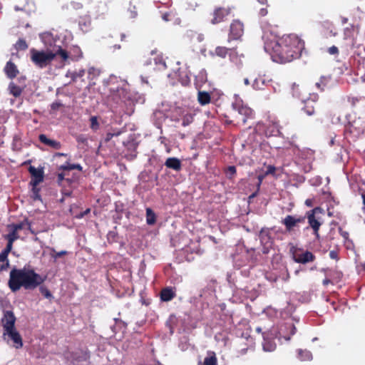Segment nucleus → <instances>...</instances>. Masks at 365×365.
<instances>
[{"mask_svg":"<svg viewBox=\"0 0 365 365\" xmlns=\"http://www.w3.org/2000/svg\"><path fill=\"white\" fill-rule=\"evenodd\" d=\"M38 139L41 143H43L52 148L58 150L61 148V144L59 141L49 139L44 134L39 135Z\"/></svg>","mask_w":365,"mask_h":365,"instance_id":"nucleus-17","label":"nucleus"},{"mask_svg":"<svg viewBox=\"0 0 365 365\" xmlns=\"http://www.w3.org/2000/svg\"><path fill=\"white\" fill-rule=\"evenodd\" d=\"M268 11H267V8H262L259 9V14L261 16H264L267 14Z\"/></svg>","mask_w":365,"mask_h":365,"instance_id":"nucleus-60","label":"nucleus"},{"mask_svg":"<svg viewBox=\"0 0 365 365\" xmlns=\"http://www.w3.org/2000/svg\"><path fill=\"white\" fill-rule=\"evenodd\" d=\"M323 212L322 209L319 207H314V209L307 212L306 218L308 220L309 226L312 228L314 234L319 237V230L322 225V222L319 221V217H317V214H322Z\"/></svg>","mask_w":365,"mask_h":365,"instance_id":"nucleus-4","label":"nucleus"},{"mask_svg":"<svg viewBox=\"0 0 365 365\" xmlns=\"http://www.w3.org/2000/svg\"><path fill=\"white\" fill-rule=\"evenodd\" d=\"M176 294L172 287H165L160 292V299L163 302H169L175 298Z\"/></svg>","mask_w":365,"mask_h":365,"instance_id":"nucleus-19","label":"nucleus"},{"mask_svg":"<svg viewBox=\"0 0 365 365\" xmlns=\"http://www.w3.org/2000/svg\"><path fill=\"white\" fill-rule=\"evenodd\" d=\"M61 107H63V104L61 103H60V102H58V101L53 102L51 105V109L53 111L57 110H58Z\"/></svg>","mask_w":365,"mask_h":365,"instance_id":"nucleus-49","label":"nucleus"},{"mask_svg":"<svg viewBox=\"0 0 365 365\" xmlns=\"http://www.w3.org/2000/svg\"><path fill=\"white\" fill-rule=\"evenodd\" d=\"M122 133L121 131L120 130H118L116 132H113V133H111V132H108L106 133V135L105 137V141L106 142H108L110 141L114 136H118L120 135V134Z\"/></svg>","mask_w":365,"mask_h":365,"instance_id":"nucleus-47","label":"nucleus"},{"mask_svg":"<svg viewBox=\"0 0 365 365\" xmlns=\"http://www.w3.org/2000/svg\"><path fill=\"white\" fill-rule=\"evenodd\" d=\"M53 53L56 54V56H59L63 62H66L70 59L69 51L62 48L61 46H58V49L53 52Z\"/></svg>","mask_w":365,"mask_h":365,"instance_id":"nucleus-27","label":"nucleus"},{"mask_svg":"<svg viewBox=\"0 0 365 365\" xmlns=\"http://www.w3.org/2000/svg\"><path fill=\"white\" fill-rule=\"evenodd\" d=\"M339 233L342 236V237L345 240H347L349 237V233L346 231L342 230V229H339Z\"/></svg>","mask_w":365,"mask_h":365,"instance_id":"nucleus-58","label":"nucleus"},{"mask_svg":"<svg viewBox=\"0 0 365 365\" xmlns=\"http://www.w3.org/2000/svg\"><path fill=\"white\" fill-rule=\"evenodd\" d=\"M165 165L168 168L173 169L175 171L180 170L182 167L180 160L175 157L167 158V160L165 162Z\"/></svg>","mask_w":365,"mask_h":365,"instance_id":"nucleus-20","label":"nucleus"},{"mask_svg":"<svg viewBox=\"0 0 365 365\" xmlns=\"http://www.w3.org/2000/svg\"><path fill=\"white\" fill-rule=\"evenodd\" d=\"M4 71L9 79H14L19 73L16 65L11 61H9L4 68Z\"/></svg>","mask_w":365,"mask_h":365,"instance_id":"nucleus-13","label":"nucleus"},{"mask_svg":"<svg viewBox=\"0 0 365 365\" xmlns=\"http://www.w3.org/2000/svg\"><path fill=\"white\" fill-rule=\"evenodd\" d=\"M71 165L72 164H70L68 163H66V165H61L58 168L59 170H62V171H68V170H73V168H71Z\"/></svg>","mask_w":365,"mask_h":365,"instance_id":"nucleus-50","label":"nucleus"},{"mask_svg":"<svg viewBox=\"0 0 365 365\" xmlns=\"http://www.w3.org/2000/svg\"><path fill=\"white\" fill-rule=\"evenodd\" d=\"M88 75H93V76H98L100 72L98 70L94 68H91L88 69Z\"/></svg>","mask_w":365,"mask_h":365,"instance_id":"nucleus-55","label":"nucleus"},{"mask_svg":"<svg viewBox=\"0 0 365 365\" xmlns=\"http://www.w3.org/2000/svg\"><path fill=\"white\" fill-rule=\"evenodd\" d=\"M237 349L238 356H243L247 353L248 351H253L254 347L252 345H247L245 343H240Z\"/></svg>","mask_w":365,"mask_h":365,"instance_id":"nucleus-28","label":"nucleus"},{"mask_svg":"<svg viewBox=\"0 0 365 365\" xmlns=\"http://www.w3.org/2000/svg\"><path fill=\"white\" fill-rule=\"evenodd\" d=\"M252 86L255 89H259V81L258 79H255L253 82V84H252Z\"/></svg>","mask_w":365,"mask_h":365,"instance_id":"nucleus-63","label":"nucleus"},{"mask_svg":"<svg viewBox=\"0 0 365 365\" xmlns=\"http://www.w3.org/2000/svg\"><path fill=\"white\" fill-rule=\"evenodd\" d=\"M329 257L332 259H335V260L339 259L338 252L335 250H331L329 252Z\"/></svg>","mask_w":365,"mask_h":365,"instance_id":"nucleus-53","label":"nucleus"},{"mask_svg":"<svg viewBox=\"0 0 365 365\" xmlns=\"http://www.w3.org/2000/svg\"><path fill=\"white\" fill-rule=\"evenodd\" d=\"M129 11H130V16L131 18L136 17V16H137V11L135 10V6H133V9H129Z\"/></svg>","mask_w":365,"mask_h":365,"instance_id":"nucleus-59","label":"nucleus"},{"mask_svg":"<svg viewBox=\"0 0 365 365\" xmlns=\"http://www.w3.org/2000/svg\"><path fill=\"white\" fill-rule=\"evenodd\" d=\"M316 99L308 98L303 101L304 107L302 110L307 115H312L315 113Z\"/></svg>","mask_w":365,"mask_h":365,"instance_id":"nucleus-16","label":"nucleus"},{"mask_svg":"<svg viewBox=\"0 0 365 365\" xmlns=\"http://www.w3.org/2000/svg\"><path fill=\"white\" fill-rule=\"evenodd\" d=\"M32 186V198L34 200H41V195L39 194L40 189L37 187V185H31Z\"/></svg>","mask_w":365,"mask_h":365,"instance_id":"nucleus-45","label":"nucleus"},{"mask_svg":"<svg viewBox=\"0 0 365 365\" xmlns=\"http://www.w3.org/2000/svg\"><path fill=\"white\" fill-rule=\"evenodd\" d=\"M26 224H28V220H24L23 222L18 224H11L8 225L9 228H14L16 231H19L26 227Z\"/></svg>","mask_w":365,"mask_h":365,"instance_id":"nucleus-37","label":"nucleus"},{"mask_svg":"<svg viewBox=\"0 0 365 365\" xmlns=\"http://www.w3.org/2000/svg\"><path fill=\"white\" fill-rule=\"evenodd\" d=\"M267 137L281 135L280 126L277 122H269L264 130Z\"/></svg>","mask_w":365,"mask_h":365,"instance_id":"nucleus-14","label":"nucleus"},{"mask_svg":"<svg viewBox=\"0 0 365 365\" xmlns=\"http://www.w3.org/2000/svg\"><path fill=\"white\" fill-rule=\"evenodd\" d=\"M25 85H16L14 82H11L9 84V91L10 94L14 96L15 98L19 97L23 91L24 90Z\"/></svg>","mask_w":365,"mask_h":365,"instance_id":"nucleus-22","label":"nucleus"},{"mask_svg":"<svg viewBox=\"0 0 365 365\" xmlns=\"http://www.w3.org/2000/svg\"><path fill=\"white\" fill-rule=\"evenodd\" d=\"M14 242L8 241L6 248L1 252V255L4 257V258L7 259L8 255L12 249Z\"/></svg>","mask_w":365,"mask_h":365,"instance_id":"nucleus-43","label":"nucleus"},{"mask_svg":"<svg viewBox=\"0 0 365 365\" xmlns=\"http://www.w3.org/2000/svg\"><path fill=\"white\" fill-rule=\"evenodd\" d=\"M61 193L64 197H70L72 194V190L70 189L63 188L61 190Z\"/></svg>","mask_w":365,"mask_h":365,"instance_id":"nucleus-52","label":"nucleus"},{"mask_svg":"<svg viewBox=\"0 0 365 365\" xmlns=\"http://www.w3.org/2000/svg\"><path fill=\"white\" fill-rule=\"evenodd\" d=\"M16 317L12 311L6 310L4 312V316L1 319V324L4 327V332L15 328Z\"/></svg>","mask_w":365,"mask_h":365,"instance_id":"nucleus-9","label":"nucleus"},{"mask_svg":"<svg viewBox=\"0 0 365 365\" xmlns=\"http://www.w3.org/2000/svg\"><path fill=\"white\" fill-rule=\"evenodd\" d=\"M66 175V173L64 171H63V172H61V173L58 174L57 180H58V182L59 184H61L63 180H66L69 184L72 182V180H71L70 179H68V178L66 179L65 178Z\"/></svg>","mask_w":365,"mask_h":365,"instance_id":"nucleus-46","label":"nucleus"},{"mask_svg":"<svg viewBox=\"0 0 365 365\" xmlns=\"http://www.w3.org/2000/svg\"><path fill=\"white\" fill-rule=\"evenodd\" d=\"M230 7H218L213 12V18L211 19L212 24H219L225 20V19L230 14Z\"/></svg>","mask_w":365,"mask_h":365,"instance_id":"nucleus-10","label":"nucleus"},{"mask_svg":"<svg viewBox=\"0 0 365 365\" xmlns=\"http://www.w3.org/2000/svg\"><path fill=\"white\" fill-rule=\"evenodd\" d=\"M187 36L193 42H202L205 39L204 34L198 33L194 30H188L186 33Z\"/></svg>","mask_w":365,"mask_h":365,"instance_id":"nucleus-23","label":"nucleus"},{"mask_svg":"<svg viewBox=\"0 0 365 365\" xmlns=\"http://www.w3.org/2000/svg\"><path fill=\"white\" fill-rule=\"evenodd\" d=\"M56 57V54L51 51H38L36 48L30 50V58L31 62L37 67L43 68L51 63Z\"/></svg>","mask_w":365,"mask_h":365,"instance_id":"nucleus-3","label":"nucleus"},{"mask_svg":"<svg viewBox=\"0 0 365 365\" xmlns=\"http://www.w3.org/2000/svg\"><path fill=\"white\" fill-rule=\"evenodd\" d=\"M91 212L90 208L86 209L84 212H81L80 214L76 216V218L81 219L83 217L86 215L88 214Z\"/></svg>","mask_w":365,"mask_h":365,"instance_id":"nucleus-56","label":"nucleus"},{"mask_svg":"<svg viewBox=\"0 0 365 365\" xmlns=\"http://www.w3.org/2000/svg\"><path fill=\"white\" fill-rule=\"evenodd\" d=\"M287 328L290 330V335H294L296 333L297 329L294 324H290L287 325Z\"/></svg>","mask_w":365,"mask_h":365,"instance_id":"nucleus-54","label":"nucleus"},{"mask_svg":"<svg viewBox=\"0 0 365 365\" xmlns=\"http://www.w3.org/2000/svg\"><path fill=\"white\" fill-rule=\"evenodd\" d=\"M304 41L295 34L284 35L274 40H265L264 49L277 63L291 62L299 58L304 50Z\"/></svg>","mask_w":365,"mask_h":365,"instance_id":"nucleus-1","label":"nucleus"},{"mask_svg":"<svg viewBox=\"0 0 365 365\" xmlns=\"http://www.w3.org/2000/svg\"><path fill=\"white\" fill-rule=\"evenodd\" d=\"M298 356L302 361H309L312 359V355L309 351L307 350H298Z\"/></svg>","mask_w":365,"mask_h":365,"instance_id":"nucleus-32","label":"nucleus"},{"mask_svg":"<svg viewBox=\"0 0 365 365\" xmlns=\"http://www.w3.org/2000/svg\"><path fill=\"white\" fill-rule=\"evenodd\" d=\"M46 279L36 273L34 269L30 268H13L9 273L8 285L13 292L19 291L21 288L26 290H34L41 285Z\"/></svg>","mask_w":365,"mask_h":365,"instance_id":"nucleus-2","label":"nucleus"},{"mask_svg":"<svg viewBox=\"0 0 365 365\" xmlns=\"http://www.w3.org/2000/svg\"><path fill=\"white\" fill-rule=\"evenodd\" d=\"M76 140L78 143H86L87 142V139L86 138H85L83 135H78L76 138Z\"/></svg>","mask_w":365,"mask_h":365,"instance_id":"nucleus-57","label":"nucleus"},{"mask_svg":"<svg viewBox=\"0 0 365 365\" xmlns=\"http://www.w3.org/2000/svg\"><path fill=\"white\" fill-rule=\"evenodd\" d=\"M9 266L8 259L4 258L1 254H0V272L6 269Z\"/></svg>","mask_w":365,"mask_h":365,"instance_id":"nucleus-44","label":"nucleus"},{"mask_svg":"<svg viewBox=\"0 0 365 365\" xmlns=\"http://www.w3.org/2000/svg\"><path fill=\"white\" fill-rule=\"evenodd\" d=\"M71 168H73V170H78L79 171H81L83 169L82 166L80 164H72Z\"/></svg>","mask_w":365,"mask_h":365,"instance_id":"nucleus-61","label":"nucleus"},{"mask_svg":"<svg viewBox=\"0 0 365 365\" xmlns=\"http://www.w3.org/2000/svg\"><path fill=\"white\" fill-rule=\"evenodd\" d=\"M91 24V19L88 16L80 17L78 25L83 31H87Z\"/></svg>","mask_w":365,"mask_h":365,"instance_id":"nucleus-26","label":"nucleus"},{"mask_svg":"<svg viewBox=\"0 0 365 365\" xmlns=\"http://www.w3.org/2000/svg\"><path fill=\"white\" fill-rule=\"evenodd\" d=\"M29 172L31 175V185H38L43 180V171L41 169H36L34 166L31 165L29 168Z\"/></svg>","mask_w":365,"mask_h":365,"instance_id":"nucleus-11","label":"nucleus"},{"mask_svg":"<svg viewBox=\"0 0 365 365\" xmlns=\"http://www.w3.org/2000/svg\"><path fill=\"white\" fill-rule=\"evenodd\" d=\"M197 101L201 106H205L210 103L211 96L208 92L199 91Z\"/></svg>","mask_w":365,"mask_h":365,"instance_id":"nucleus-24","label":"nucleus"},{"mask_svg":"<svg viewBox=\"0 0 365 365\" xmlns=\"http://www.w3.org/2000/svg\"><path fill=\"white\" fill-rule=\"evenodd\" d=\"M70 53V59L72 61H78L82 57V51L79 46H73L68 51Z\"/></svg>","mask_w":365,"mask_h":365,"instance_id":"nucleus-25","label":"nucleus"},{"mask_svg":"<svg viewBox=\"0 0 365 365\" xmlns=\"http://www.w3.org/2000/svg\"><path fill=\"white\" fill-rule=\"evenodd\" d=\"M156 222V215L150 207L146 209V222L149 225H153Z\"/></svg>","mask_w":365,"mask_h":365,"instance_id":"nucleus-29","label":"nucleus"},{"mask_svg":"<svg viewBox=\"0 0 365 365\" xmlns=\"http://www.w3.org/2000/svg\"><path fill=\"white\" fill-rule=\"evenodd\" d=\"M90 127L93 130H97L99 128V123L96 116H91L90 118Z\"/></svg>","mask_w":365,"mask_h":365,"instance_id":"nucleus-41","label":"nucleus"},{"mask_svg":"<svg viewBox=\"0 0 365 365\" xmlns=\"http://www.w3.org/2000/svg\"><path fill=\"white\" fill-rule=\"evenodd\" d=\"M178 81L182 86H187L190 83V78L186 71H179Z\"/></svg>","mask_w":365,"mask_h":365,"instance_id":"nucleus-30","label":"nucleus"},{"mask_svg":"<svg viewBox=\"0 0 365 365\" xmlns=\"http://www.w3.org/2000/svg\"><path fill=\"white\" fill-rule=\"evenodd\" d=\"M254 118L253 110L247 106H238L235 120L237 124L246 125L248 120Z\"/></svg>","mask_w":365,"mask_h":365,"instance_id":"nucleus-5","label":"nucleus"},{"mask_svg":"<svg viewBox=\"0 0 365 365\" xmlns=\"http://www.w3.org/2000/svg\"><path fill=\"white\" fill-rule=\"evenodd\" d=\"M29 1V0H16V4L14 5V9L16 11H25Z\"/></svg>","mask_w":365,"mask_h":365,"instance_id":"nucleus-35","label":"nucleus"},{"mask_svg":"<svg viewBox=\"0 0 365 365\" xmlns=\"http://www.w3.org/2000/svg\"><path fill=\"white\" fill-rule=\"evenodd\" d=\"M236 173H237V170H236L235 166H234V165L229 166L226 170L227 177V178H229L230 180L235 177Z\"/></svg>","mask_w":365,"mask_h":365,"instance_id":"nucleus-40","label":"nucleus"},{"mask_svg":"<svg viewBox=\"0 0 365 365\" xmlns=\"http://www.w3.org/2000/svg\"><path fill=\"white\" fill-rule=\"evenodd\" d=\"M230 50V48H227L224 46H217L215 50V53L217 56L220 58H225L228 53V51Z\"/></svg>","mask_w":365,"mask_h":365,"instance_id":"nucleus-33","label":"nucleus"},{"mask_svg":"<svg viewBox=\"0 0 365 365\" xmlns=\"http://www.w3.org/2000/svg\"><path fill=\"white\" fill-rule=\"evenodd\" d=\"M305 205L307 207H312L313 206V201L312 199H307L305 201Z\"/></svg>","mask_w":365,"mask_h":365,"instance_id":"nucleus-64","label":"nucleus"},{"mask_svg":"<svg viewBox=\"0 0 365 365\" xmlns=\"http://www.w3.org/2000/svg\"><path fill=\"white\" fill-rule=\"evenodd\" d=\"M292 94L294 96H296L297 98H301V93L299 91V86L298 84H296L295 83L292 84Z\"/></svg>","mask_w":365,"mask_h":365,"instance_id":"nucleus-48","label":"nucleus"},{"mask_svg":"<svg viewBox=\"0 0 365 365\" xmlns=\"http://www.w3.org/2000/svg\"><path fill=\"white\" fill-rule=\"evenodd\" d=\"M5 335H8L9 336L14 344V346L16 349H19L23 346L22 338L20 334L16 331V328L4 332V336Z\"/></svg>","mask_w":365,"mask_h":365,"instance_id":"nucleus-12","label":"nucleus"},{"mask_svg":"<svg viewBox=\"0 0 365 365\" xmlns=\"http://www.w3.org/2000/svg\"><path fill=\"white\" fill-rule=\"evenodd\" d=\"M68 254V252L67 251H65V250H62V251H60V252H56L54 249H52L51 250V257L54 259H56L62 256H64Z\"/></svg>","mask_w":365,"mask_h":365,"instance_id":"nucleus-42","label":"nucleus"},{"mask_svg":"<svg viewBox=\"0 0 365 365\" xmlns=\"http://www.w3.org/2000/svg\"><path fill=\"white\" fill-rule=\"evenodd\" d=\"M11 232L6 236V238L8 241L14 242L17 239H19V236L18 235V232L16 231L14 228H9Z\"/></svg>","mask_w":365,"mask_h":365,"instance_id":"nucleus-38","label":"nucleus"},{"mask_svg":"<svg viewBox=\"0 0 365 365\" xmlns=\"http://www.w3.org/2000/svg\"><path fill=\"white\" fill-rule=\"evenodd\" d=\"M182 115V125L185 127L189 125L193 122L195 113L187 109H181Z\"/></svg>","mask_w":365,"mask_h":365,"instance_id":"nucleus-18","label":"nucleus"},{"mask_svg":"<svg viewBox=\"0 0 365 365\" xmlns=\"http://www.w3.org/2000/svg\"><path fill=\"white\" fill-rule=\"evenodd\" d=\"M263 337H264L263 336ZM263 349L265 351H273L275 350L277 345L272 340L266 339L264 338V342L262 344Z\"/></svg>","mask_w":365,"mask_h":365,"instance_id":"nucleus-31","label":"nucleus"},{"mask_svg":"<svg viewBox=\"0 0 365 365\" xmlns=\"http://www.w3.org/2000/svg\"><path fill=\"white\" fill-rule=\"evenodd\" d=\"M328 52L331 55H336L339 53V49L336 46H332L328 48Z\"/></svg>","mask_w":365,"mask_h":365,"instance_id":"nucleus-51","label":"nucleus"},{"mask_svg":"<svg viewBox=\"0 0 365 365\" xmlns=\"http://www.w3.org/2000/svg\"><path fill=\"white\" fill-rule=\"evenodd\" d=\"M16 51H25L28 48L26 41L23 38H19L14 45Z\"/></svg>","mask_w":365,"mask_h":365,"instance_id":"nucleus-34","label":"nucleus"},{"mask_svg":"<svg viewBox=\"0 0 365 365\" xmlns=\"http://www.w3.org/2000/svg\"><path fill=\"white\" fill-rule=\"evenodd\" d=\"M305 220V216L288 215L282 220V223L284 225L286 231L291 233L294 231L295 227H297L299 224L304 223Z\"/></svg>","mask_w":365,"mask_h":365,"instance_id":"nucleus-6","label":"nucleus"},{"mask_svg":"<svg viewBox=\"0 0 365 365\" xmlns=\"http://www.w3.org/2000/svg\"><path fill=\"white\" fill-rule=\"evenodd\" d=\"M39 291L41 294L46 299H51L53 298V295L49 289L45 286H39Z\"/></svg>","mask_w":365,"mask_h":365,"instance_id":"nucleus-39","label":"nucleus"},{"mask_svg":"<svg viewBox=\"0 0 365 365\" xmlns=\"http://www.w3.org/2000/svg\"><path fill=\"white\" fill-rule=\"evenodd\" d=\"M86 73L85 69H80L77 71H74L71 73L70 77L71 78V81L73 82H75L77 81L78 78L83 77Z\"/></svg>","mask_w":365,"mask_h":365,"instance_id":"nucleus-36","label":"nucleus"},{"mask_svg":"<svg viewBox=\"0 0 365 365\" xmlns=\"http://www.w3.org/2000/svg\"><path fill=\"white\" fill-rule=\"evenodd\" d=\"M207 81V73L205 69L200 70L195 78V85L197 90H200L202 86Z\"/></svg>","mask_w":365,"mask_h":365,"instance_id":"nucleus-15","label":"nucleus"},{"mask_svg":"<svg viewBox=\"0 0 365 365\" xmlns=\"http://www.w3.org/2000/svg\"><path fill=\"white\" fill-rule=\"evenodd\" d=\"M244 33V25L239 20H234L230 27L228 41L240 39Z\"/></svg>","mask_w":365,"mask_h":365,"instance_id":"nucleus-8","label":"nucleus"},{"mask_svg":"<svg viewBox=\"0 0 365 365\" xmlns=\"http://www.w3.org/2000/svg\"><path fill=\"white\" fill-rule=\"evenodd\" d=\"M293 259L299 264H307L313 262L315 259V256L308 250L304 251L299 249L293 252Z\"/></svg>","mask_w":365,"mask_h":365,"instance_id":"nucleus-7","label":"nucleus"},{"mask_svg":"<svg viewBox=\"0 0 365 365\" xmlns=\"http://www.w3.org/2000/svg\"><path fill=\"white\" fill-rule=\"evenodd\" d=\"M198 365H217L216 354L212 351H208L203 362H199Z\"/></svg>","mask_w":365,"mask_h":365,"instance_id":"nucleus-21","label":"nucleus"},{"mask_svg":"<svg viewBox=\"0 0 365 365\" xmlns=\"http://www.w3.org/2000/svg\"><path fill=\"white\" fill-rule=\"evenodd\" d=\"M170 14L169 13H165L163 14V19L165 21H170Z\"/></svg>","mask_w":365,"mask_h":365,"instance_id":"nucleus-62","label":"nucleus"}]
</instances>
